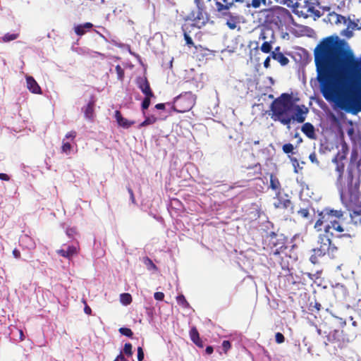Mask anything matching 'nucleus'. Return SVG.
Segmentation results:
<instances>
[{"instance_id": "obj_10", "label": "nucleus", "mask_w": 361, "mask_h": 361, "mask_svg": "<svg viewBox=\"0 0 361 361\" xmlns=\"http://www.w3.org/2000/svg\"><path fill=\"white\" fill-rule=\"evenodd\" d=\"M186 20H190L194 26L198 28L204 26L209 20L207 12L193 10L187 16Z\"/></svg>"}, {"instance_id": "obj_33", "label": "nucleus", "mask_w": 361, "mask_h": 361, "mask_svg": "<svg viewBox=\"0 0 361 361\" xmlns=\"http://www.w3.org/2000/svg\"><path fill=\"white\" fill-rule=\"evenodd\" d=\"M189 334L190 339L193 343H195L200 338L199 332L195 326L190 329Z\"/></svg>"}, {"instance_id": "obj_7", "label": "nucleus", "mask_w": 361, "mask_h": 361, "mask_svg": "<svg viewBox=\"0 0 361 361\" xmlns=\"http://www.w3.org/2000/svg\"><path fill=\"white\" fill-rule=\"evenodd\" d=\"M341 199L343 204L349 209L361 207V192L358 188L350 186L346 190H341Z\"/></svg>"}, {"instance_id": "obj_55", "label": "nucleus", "mask_w": 361, "mask_h": 361, "mask_svg": "<svg viewBox=\"0 0 361 361\" xmlns=\"http://www.w3.org/2000/svg\"><path fill=\"white\" fill-rule=\"evenodd\" d=\"M339 220H337L336 221V224L335 226H332L331 228L334 229L335 231L339 232V233H341L343 231H344V229L340 225L339 222H338Z\"/></svg>"}, {"instance_id": "obj_60", "label": "nucleus", "mask_w": 361, "mask_h": 361, "mask_svg": "<svg viewBox=\"0 0 361 361\" xmlns=\"http://www.w3.org/2000/svg\"><path fill=\"white\" fill-rule=\"evenodd\" d=\"M0 180L8 181L10 180V177L6 173H0Z\"/></svg>"}, {"instance_id": "obj_27", "label": "nucleus", "mask_w": 361, "mask_h": 361, "mask_svg": "<svg viewBox=\"0 0 361 361\" xmlns=\"http://www.w3.org/2000/svg\"><path fill=\"white\" fill-rule=\"evenodd\" d=\"M347 27L348 30L350 29L353 31L361 30V25H359V20L357 19L356 21L350 20V18L347 19Z\"/></svg>"}, {"instance_id": "obj_47", "label": "nucleus", "mask_w": 361, "mask_h": 361, "mask_svg": "<svg viewBox=\"0 0 361 361\" xmlns=\"http://www.w3.org/2000/svg\"><path fill=\"white\" fill-rule=\"evenodd\" d=\"M341 35L345 37L348 39L351 38L353 36V30L350 29L348 30V27H346L341 32Z\"/></svg>"}, {"instance_id": "obj_56", "label": "nucleus", "mask_w": 361, "mask_h": 361, "mask_svg": "<svg viewBox=\"0 0 361 361\" xmlns=\"http://www.w3.org/2000/svg\"><path fill=\"white\" fill-rule=\"evenodd\" d=\"M76 134L77 133L75 131L72 130V131H70L68 133H66L65 137L66 139H71L72 140H73L76 137Z\"/></svg>"}, {"instance_id": "obj_9", "label": "nucleus", "mask_w": 361, "mask_h": 361, "mask_svg": "<svg viewBox=\"0 0 361 361\" xmlns=\"http://www.w3.org/2000/svg\"><path fill=\"white\" fill-rule=\"evenodd\" d=\"M274 199L276 200V202L274 203L275 208L288 209L291 214L295 213L294 206L291 200L288 198V195H283L281 190H279L276 192Z\"/></svg>"}, {"instance_id": "obj_59", "label": "nucleus", "mask_w": 361, "mask_h": 361, "mask_svg": "<svg viewBox=\"0 0 361 361\" xmlns=\"http://www.w3.org/2000/svg\"><path fill=\"white\" fill-rule=\"evenodd\" d=\"M13 255L16 259H20L21 257L20 252L16 248L13 250Z\"/></svg>"}, {"instance_id": "obj_36", "label": "nucleus", "mask_w": 361, "mask_h": 361, "mask_svg": "<svg viewBox=\"0 0 361 361\" xmlns=\"http://www.w3.org/2000/svg\"><path fill=\"white\" fill-rule=\"evenodd\" d=\"M177 302L179 305L182 306L184 308L189 307V303L186 300L185 296L183 295H179L176 297Z\"/></svg>"}, {"instance_id": "obj_52", "label": "nucleus", "mask_w": 361, "mask_h": 361, "mask_svg": "<svg viewBox=\"0 0 361 361\" xmlns=\"http://www.w3.org/2000/svg\"><path fill=\"white\" fill-rule=\"evenodd\" d=\"M144 359V352L142 347L137 348V360L138 361H142Z\"/></svg>"}, {"instance_id": "obj_39", "label": "nucleus", "mask_w": 361, "mask_h": 361, "mask_svg": "<svg viewBox=\"0 0 361 361\" xmlns=\"http://www.w3.org/2000/svg\"><path fill=\"white\" fill-rule=\"evenodd\" d=\"M132 348H133L132 344L130 343H126L124 345L123 353L126 355H127L128 357H131L133 355Z\"/></svg>"}, {"instance_id": "obj_18", "label": "nucleus", "mask_w": 361, "mask_h": 361, "mask_svg": "<svg viewBox=\"0 0 361 361\" xmlns=\"http://www.w3.org/2000/svg\"><path fill=\"white\" fill-rule=\"evenodd\" d=\"M115 118L118 126L124 128H128L135 123L134 121H129L126 118H123L121 111L118 110L115 111Z\"/></svg>"}, {"instance_id": "obj_49", "label": "nucleus", "mask_w": 361, "mask_h": 361, "mask_svg": "<svg viewBox=\"0 0 361 361\" xmlns=\"http://www.w3.org/2000/svg\"><path fill=\"white\" fill-rule=\"evenodd\" d=\"M336 251H337V247L334 245L332 244L331 240H330L329 252H328L327 255L331 257H334V254L336 252Z\"/></svg>"}, {"instance_id": "obj_30", "label": "nucleus", "mask_w": 361, "mask_h": 361, "mask_svg": "<svg viewBox=\"0 0 361 361\" xmlns=\"http://www.w3.org/2000/svg\"><path fill=\"white\" fill-rule=\"evenodd\" d=\"M154 97V94H153L152 96H145L144 99L141 104V109L143 111L149 108L151 104V99Z\"/></svg>"}, {"instance_id": "obj_20", "label": "nucleus", "mask_w": 361, "mask_h": 361, "mask_svg": "<svg viewBox=\"0 0 361 361\" xmlns=\"http://www.w3.org/2000/svg\"><path fill=\"white\" fill-rule=\"evenodd\" d=\"M93 27V24L91 23H85L83 24L78 25L74 27V31L78 36L84 35L87 32L90 31Z\"/></svg>"}, {"instance_id": "obj_32", "label": "nucleus", "mask_w": 361, "mask_h": 361, "mask_svg": "<svg viewBox=\"0 0 361 361\" xmlns=\"http://www.w3.org/2000/svg\"><path fill=\"white\" fill-rule=\"evenodd\" d=\"M120 300L124 305H130L132 302V296L130 293H122L120 295Z\"/></svg>"}, {"instance_id": "obj_28", "label": "nucleus", "mask_w": 361, "mask_h": 361, "mask_svg": "<svg viewBox=\"0 0 361 361\" xmlns=\"http://www.w3.org/2000/svg\"><path fill=\"white\" fill-rule=\"evenodd\" d=\"M157 120L158 118L154 115L146 116L144 121H142L140 124V127H145L149 125L154 124L157 121Z\"/></svg>"}, {"instance_id": "obj_42", "label": "nucleus", "mask_w": 361, "mask_h": 361, "mask_svg": "<svg viewBox=\"0 0 361 361\" xmlns=\"http://www.w3.org/2000/svg\"><path fill=\"white\" fill-rule=\"evenodd\" d=\"M297 213L303 219H307L310 216L309 210L307 208H300L297 211Z\"/></svg>"}, {"instance_id": "obj_38", "label": "nucleus", "mask_w": 361, "mask_h": 361, "mask_svg": "<svg viewBox=\"0 0 361 361\" xmlns=\"http://www.w3.org/2000/svg\"><path fill=\"white\" fill-rule=\"evenodd\" d=\"M118 331L120 332L121 334L126 336L128 338H132L133 336L132 330L129 328L121 327L118 329Z\"/></svg>"}, {"instance_id": "obj_14", "label": "nucleus", "mask_w": 361, "mask_h": 361, "mask_svg": "<svg viewBox=\"0 0 361 361\" xmlns=\"http://www.w3.org/2000/svg\"><path fill=\"white\" fill-rule=\"evenodd\" d=\"M80 251L79 245H68L66 250L59 249L56 250V253L66 259H71L72 257L78 255Z\"/></svg>"}, {"instance_id": "obj_17", "label": "nucleus", "mask_w": 361, "mask_h": 361, "mask_svg": "<svg viewBox=\"0 0 361 361\" xmlns=\"http://www.w3.org/2000/svg\"><path fill=\"white\" fill-rule=\"evenodd\" d=\"M27 89L34 94H42V90L32 76L26 77Z\"/></svg>"}, {"instance_id": "obj_31", "label": "nucleus", "mask_w": 361, "mask_h": 361, "mask_svg": "<svg viewBox=\"0 0 361 361\" xmlns=\"http://www.w3.org/2000/svg\"><path fill=\"white\" fill-rule=\"evenodd\" d=\"M19 36H20L19 32L12 33V34L6 33L2 37V41L4 42H8L16 39L17 38L19 37Z\"/></svg>"}, {"instance_id": "obj_45", "label": "nucleus", "mask_w": 361, "mask_h": 361, "mask_svg": "<svg viewBox=\"0 0 361 361\" xmlns=\"http://www.w3.org/2000/svg\"><path fill=\"white\" fill-rule=\"evenodd\" d=\"M307 11L314 15V17L319 18L322 16V13L317 9H315L314 6H310Z\"/></svg>"}, {"instance_id": "obj_23", "label": "nucleus", "mask_w": 361, "mask_h": 361, "mask_svg": "<svg viewBox=\"0 0 361 361\" xmlns=\"http://www.w3.org/2000/svg\"><path fill=\"white\" fill-rule=\"evenodd\" d=\"M271 56L281 66H286L289 63V59L281 52L271 51Z\"/></svg>"}, {"instance_id": "obj_25", "label": "nucleus", "mask_w": 361, "mask_h": 361, "mask_svg": "<svg viewBox=\"0 0 361 361\" xmlns=\"http://www.w3.org/2000/svg\"><path fill=\"white\" fill-rule=\"evenodd\" d=\"M351 221L356 225L361 226V207H357L350 212Z\"/></svg>"}, {"instance_id": "obj_40", "label": "nucleus", "mask_w": 361, "mask_h": 361, "mask_svg": "<svg viewBox=\"0 0 361 361\" xmlns=\"http://www.w3.org/2000/svg\"><path fill=\"white\" fill-rule=\"evenodd\" d=\"M353 180V169L352 168H348L347 169V176H346V182L348 185H350L352 186V183Z\"/></svg>"}, {"instance_id": "obj_58", "label": "nucleus", "mask_w": 361, "mask_h": 361, "mask_svg": "<svg viewBox=\"0 0 361 361\" xmlns=\"http://www.w3.org/2000/svg\"><path fill=\"white\" fill-rule=\"evenodd\" d=\"M271 55L267 56L266 59L264 61V67L265 68H269L270 67V59H271Z\"/></svg>"}, {"instance_id": "obj_1", "label": "nucleus", "mask_w": 361, "mask_h": 361, "mask_svg": "<svg viewBox=\"0 0 361 361\" xmlns=\"http://www.w3.org/2000/svg\"><path fill=\"white\" fill-rule=\"evenodd\" d=\"M317 80L326 100H335L346 112L361 111L356 87H361V62L337 35L322 39L314 49Z\"/></svg>"}, {"instance_id": "obj_35", "label": "nucleus", "mask_w": 361, "mask_h": 361, "mask_svg": "<svg viewBox=\"0 0 361 361\" xmlns=\"http://www.w3.org/2000/svg\"><path fill=\"white\" fill-rule=\"evenodd\" d=\"M143 262L146 265L148 269L157 270V267L154 264L152 260L148 257H145L143 259Z\"/></svg>"}, {"instance_id": "obj_5", "label": "nucleus", "mask_w": 361, "mask_h": 361, "mask_svg": "<svg viewBox=\"0 0 361 361\" xmlns=\"http://www.w3.org/2000/svg\"><path fill=\"white\" fill-rule=\"evenodd\" d=\"M343 216V212L341 210L326 208L318 214V219L316 221L314 228L317 231H324L328 233L332 226L336 224V221L340 220Z\"/></svg>"}, {"instance_id": "obj_57", "label": "nucleus", "mask_w": 361, "mask_h": 361, "mask_svg": "<svg viewBox=\"0 0 361 361\" xmlns=\"http://www.w3.org/2000/svg\"><path fill=\"white\" fill-rule=\"evenodd\" d=\"M83 302L85 304V307H84L85 313L87 314V315H90L92 314V309L87 305L85 300H84Z\"/></svg>"}, {"instance_id": "obj_4", "label": "nucleus", "mask_w": 361, "mask_h": 361, "mask_svg": "<svg viewBox=\"0 0 361 361\" xmlns=\"http://www.w3.org/2000/svg\"><path fill=\"white\" fill-rule=\"evenodd\" d=\"M215 11L218 18L224 19L226 26L231 30H235L241 23L243 16L233 10L236 7L235 4H244L245 0H214Z\"/></svg>"}, {"instance_id": "obj_62", "label": "nucleus", "mask_w": 361, "mask_h": 361, "mask_svg": "<svg viewBox=\"0 0 361 361\" xmlns=\"http://www.w3.org/2000/svg\"><path fill=\"white\" fill-rule=\"evenodd\" d=\"M275 1L281 4L287 5L288 6H289L290 3L292 2L291 0H275Z\"/></svg>"}, {"instance_id": "obj_22", "label": "nucleus", "mask_w": 361, "mask_h": 361, "mask_svg": "<svg viewBox=\"0 0 361 361\" xmlns=\"http://www.w3.org/2000/svg\"><path fill=\"white\" fill-rule=\"evenodd\" d=\"M274 34L273 31H271V39L269 41H264L260 49L263 53L268 54L271 52L272 49V44L274 42Z\"/></svg>"}, {"instance_id": "obj_41", "label": "nucleus", "mask_w": 361, "mask_h": 361, "mask_svg": "<svg viewBox=\"0 0 361 361\" xmlns=\"http://www.w3.org/2000/svg\"><path fill=\"white\" fill-rule=\"evenodd\" d=\"M117 74V78L119 80H123L124 78V70L120 65H117L115 68Z\"/></svg>"}, {"instance_id": "obj_13", "label": "nucleus", "mask_w": 361, "mask_h": 361, "mask_svg": "<svg viewBox=\"0 0 361 361\" xmlns=\"http://www.w3.org/2000/svg\"><path fill=\"white\" fill-rule=\"evenodd\" d=\"M136 84L145 96H152L154 94L147 77H137Z\"/></svg>"}, {"instance_id": "obj_21", "label": "nucleus", "mask_w": 361, "mask_h": 361, "mask_svg": "<svg viewBox=\"0 0 361 361\" xmlns=\"http://www.w3.org/2000/svg\"><path fill=\"white\" fill-rule=\"evenodd\" d=\"M328 21L331 22L332 18H334V22L336 25H338L341 23L346 24L347 19L345 16L338 14L334 11L330 12L328 13L326 16Z\"/></svg>"}, {"instance_id": "obj_12", "label": "nucleus", "mask_w": 361, "mask_h": 361, "mask_svg": "<svg viewBox=\"0 0 361 361\" xmlns=\"http://www.w3.org/2000/svg\"><path fill=\"white\" fill-rule=\"evenodd\" d=\"M342 331L339 330H334L329 334L327 336V342L326 345L328 343H331L334 345V348H342L344 345V339L343 338Z\"/></svg>"}, {"instance_id": "obj_26", "label": "nucleus", "mask_w": 361, "mask_h": 361, "mask_svg": "<svg viewBox=\"0 0 361 361\" xmlns=\"http://www.w3.org/2000/svg\"><path fill=\"white\" fill-rule=\"evenodd\" d=\"M270 188L275 191H279L281 189V183L279 178L274 174L270 176Z\"/></svg>"}, {"instance_id": "obj_6", "label": "nucleus", "mask_w": 361, "mask_h": 361, "mask_svg": "<svg viewBox=\"0 0 361 361\" xmlns=\"http://www.w3.org/2000/svg\"><path fill=\"white\" fill-rule=\"evenodd\" d=\"M196 96L192 92L181 93L174 98L172 110L178 113L189 111L195 105Z\"/></svg>"}, {"instance_id": "obj_3", "label": "nucleus", "mask_w": 361, "mask_h": 361, "mask_svg": "<svg viewBox=\"0 0 361 361\" xmlns=\"http://www.w3.org/2000/svg\"><path fill=\"white\" fill-rule=\"evenodd\" d=\"M263 248L268 253L270 264L274 267H280L283 271L280 272V274H290V257L286 252L288 247L282 239L279 238L278 235L272 232L267 235Z\"/></svg>"}, {"instance_id": "obj_19", "label": "nucleus", "mask_w": 361, "mask_h": 361, "mask_svg": "<svg viewBox=\"0 0 361 361\" xmlns=\"http://www.w3.org/2000/svg\"><path fill=\"white\" fill-rule=\"evenodd\" d=\"M302 132L310 139H316L314 126L310 123H305L301 128Z\"/></svg>"}, {"instance_id": "obj_64", "label": "nucleus", "mask_w": 361, "mask_h": 361, "mask_svg": "<svg viewBox=\"0 0 361 361\" xmlns=\"http://www.w3.org/2000/svg\"><path fill=\"white\" fill-rule=\"evenodd\" d=\"M214 352V348L212 346L209 345L205 349V353L207 355H211Z\"/></svg>"}, {"instance_id": "obj_34", "label": "nucleus", "mask_w": 361, "mask_h": 361, "mask_svg": "<svg viewBox=\"0 0 361 361\" xmlns=\"http://www.w3.org/2000/svg\"><path fill=\"white\" fill-rule=\"evenodd\" d=\"M212 0H195L197 5V11H201L207 12V8L205 6V2H210Z\"/></svg>"}, {"instance_id": "obj_50", "label": "nucleus", "mask_w": 361, "mask_h": 361, "mask_svg": "<svg viewBox=\"0 0 361 361\" xmlns=\"http://www.w3.org/2000/svg\"><path fill=\"white\" fill-rule=\"evenodd\" d=\"M222 348L224 352L226 353L228 350L231 348V342L229 341H224L222 343Z\"/></svg>"}, {"instance_id": "obj_46", "label": "nucleus", "mask_w": 361, "mask_h": 361, "mask_svg": "<svg viewBox=\"0 0 361 361\" xmlns=\"http://www.w3.org/2000/svg\"><path fill=\"white\" fill-rule=\"evenodd\" d=\"M294 149V147L291 143H287L283 145V151L286 153H291Z\"/></svg>"}, {"instance_id": "obj_44", "label": "nucleus", "mask_w": 361, "mask_h": 361, "mask_svg": "<svg viewBox=\"0 0 361 361\" xmlns=\"http://www.w3.org/2000/svg\"><path fill=\"white\" fill-rule=\"evenodd\" d=\"M322 305L319 302L315 301L314 303L311 302L309 306V310L312 312H319L321 310Z\"/></svg>"}, {"instance_id": "obj_63", "label": "nucleus", "mask_w": 361, "mask_h": 361, "mask_svg": "<svg viewBox=\"0 0 361 361\" xmlns=\"http://www.w3.org/2000/svg\"><path fill=\"white\" fill-rule=\"evenodd\" d=\"M158 110H164L165 109V104L159 103L155 105L154 106Z\"/></svg>"}, {"instance_id": "obj_53", "label": "nucleus", "mask_w": 361, "mask_h": 361, "mask_svg": "<svg viewBox=\"0 0 361 361\" xmlns=\"http://www.w3.org/2000/svg\"><path fill=\"white\" fill-rule=\"evenodd\" d=\"M309 159L312 163H315L317 165L319 164V161L317 160V155L314 152L310 154Z\"/></svg>"}, {"instance_id": "obj_61", "label": "nucleus", "mask_w": 361, "mask_h": 361, "mask_svg": "<svg viewBox=\"0 0 361 361\" xmlns=\"http://www.w3.org/2000/svg\"><path fill=\"white\" fill-rule=\"evenodd\" d=\"M114 361H128L124 355L122 354V353H121L116 357V359L114 360Z\"/></svg>"}, {"instance_id": "obj_16", "label": "nucleus", "mask_w": 361, "mask_h": 361, "mask_svg": "<svg viewBox=\"0 0 361 361\" xmlns=\"http://www.w3.org/2000/svg\"><path fill=\"white\" fill-rule=\"evenodd\" d=\"M95 105V99L94 96H92L88 104L84 109L85 118L90 121H94V107Z\"/></svg>"}, {"instance_id": "obj_8", "label": "nucleus", "mask_w": 361, "mask_h": 361, "mask_svg": "<svg viewBox=\"0 0 361 361\" xmlns=\"http://www.w3.org/2000/svg\"><path fill=\"white\" fill-rule=\"evenodd\" d=\"M278 8H264L258 12L259 20L264 24H276L279 20Z\"/></svg>"}, {"instance_id": "obj_15", "label": "nucleus", "mask_w": 361, "mask_h": 361, "mask_svg": "<svg viewBox=\"0 0 361 361\" xmlns=\"http://www.w3.org/2000/svg\"><path fill=\"white\" fill-rule=\"evenodd\" d=\"M329 247L330 239L327 237H324L321 238L319 247L314 249V252L319 257L324 256L329 252Z\"/></svg>"}, {"instance_id": "obj_37", "label": "nucleus", "mask_w": 361, "mask_h": 361, "mask_svg": "<svg viewBox=\"0 0 361 361\" xmlns=\"http://www.w3.org/2000/svg\"><path fill=\"white\" fill-rule=\"evenodd\" d=\"M187 29H188V27H186V24H185L183 26V30L184 32V38H185V42L189 47H193L194 46L193 41H192V38L187 34V32H186Z\"/></svg>"}, {"instance_id": "obj_11", "label": "nucleus", "mask_w": 361, "mask_h": 361, "mask_svg": "<svg viewBox=\"0 0 361 361\" xmlns=\"http://www.w3.org/2000/svg\"><path fill=\"white\" fill-rule=\"evenodd\" d=\"M347 152H338L333 159V162L336 164V171L338 173L337 177V183L339 185H342L343 183V175L344 173L345 165L343 164V160L346 159Z\"/></svg>"}, {"instance_id": "obj_54", "label": "nucleus", "mask_w": 361, "mask_h": 361, "mask_svg": "<svg viewBox=\"0 0 361 361\" xmlns=\"http://www.w3.org/2000/svg\"><path fill=\"white\" fill-rule=\"evenodd\" d=\"M154 297L155 300L161 301L164 298V294L162 292H156L154 294Z\"/></svg>"}, {"instance_id": "obj_48", "label": "nucleus", "mask_w": 361, "mask_h": 361, "mask_svg": "<svg viewBox=\"0 0 361 361\" xmlns=\"http://www.w3.org/2000/svg\"><path fill=\"white\" fill-rule=\"evenodd\" d=\"M275 340L277 343L281 344L285 341V337L281 333L277 332L275 334Z\"/></svg>"}, {"instance_id": "obj_43", "label": "nucleus", "mask_w": 361, "mask_h": 361, "mask_svg": "<svg viewBox=\"0 0 361 361\" xmlns=\"http://www.w3.org/2000/svg\"><path fill=\"white\" fill-rule=\"evenodd\" d=\"M72 149V146L68 142H63V145L61 146V151L63 153L69 154Z\"/></svg>"}, {"instance_id": "obj_24", "label": "nucleus", "mask_w": 361, "mask_h": 361, "mask_svg": "<svg viewBox=\"0 0 361 361\" xmlns=\"http://www.w3.org/2000/svg\"><path fill=\"white\" fill-rule=\"evenodd\" d=\"M247 170H253V172L248 171L247 173V176H248L250 179L254 178V176H259L262 174V166L259 163L255 164L252 166L247 167Z\"/></svg>"}, {"instance_id": "obj_29", "label": "nucleus", "mask_w": 361, "mask_h": 361, "mask_svg": "<svg viewBox=\"0 0 361 361\" xmlns=\"http://www.w3.org/2000/svg\"><path fill=\"white\" fill-rule=\"evenodd\" d=\"M244 4H245V6L247 8L252 7L254 8H257L260 7L262 4H265L266 0H250V2L247 1L245 0Z\"/></svg>"}, {"instance_id": "obj_2", "label": "nucleus", "mask_w": 361, "mask_h": 361, "mask_svg": "<svg viewBox=\"0 0 361 361\" xmlns=\"http://www.w3.org/2000/svg\"><path fill=\"white\" fill-rule=\"evenodd\" d=\"M291 94L283 93L275 99L270 106L271 118L290 128L291 121L302 123L305 121L308 109L305 105L295 104Z\"/></svg>"}, {"instance_id": "obj_51", "label": "nucleus", "mask_w": 361, "mask_h": 361, "mask_svg": "<svg viewBox=\"0 0 361 361\" xmlns=\"http://www.w3.org/2000/svg\"><path fill=\"white\" fill-rule=\"evenodd\" d=\"M271 30H268L267 31L266 30H262L260 34H259V39H262V40H264V41H267V39H268L267 34H268V32L271 33Z\"/></svg>"}]
</instances>
